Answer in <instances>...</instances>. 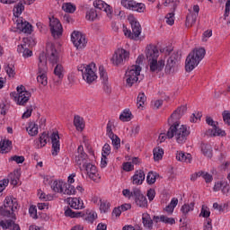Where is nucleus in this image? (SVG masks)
<instances>
[{"mask_svg":"<svg viewBox=\"0 0 230 230\" xmlns=\"http://www.w3.org/2000/svg\"><path fill=\"white\" fill-rule=\"evenodd\" d=\"M17 208H19L17 199L8 197L5 198L4 206L0 207V215L9 219L0 220V227H2V229L21 230L19 224L15 223V220H17V216H15Z\"/></svg>","mask_w":230,"mask_h":230,"instance_id":"1","label":"nucleus"},{"mask_svg":"<svg viewBox=\"0 0 230 230\" xmlns=\"http://www.w3.org/2000/svg\"><path fill=\"white\" fill-rule=\"evenodd\" d=\"M166 136L168 139H176V143L179 145H184L188 139V136H190V130L185 125H181V122H174L172 126H170Z\"/></svg>","mask_w":230,"mask_h":230,"instance_id":"2","label":"nucleus"},{"mask_svg":"<svg viewBox=\"0 0 230 230\" xmlns=\"http://www.w3.org/2000/svg\"><path fill=\"white\" fill-rule=\"evenodd\" d=\"M206 57V49L203 48L197 49L190 52L185 60V70L191 73L194 68L200 64V60Z\"/></svg>","mask_w":230,"mask_h":230,"instance_id":"3","label":"nucleus"},{"mask_svg":"<svg viewBox=\"0 0 230 230\" xmlns=\"http://www.w3.org/2000/svg\"><path fill=\"white\" fill-rule=\"evenodd\" d=\"M37 82L44 87L48 85V59L44 53L39 57Z\"/></svg>","mask_w":230,"mask_h":230,"instance_id":"4","label":"nucleus"},{"mask_svg":"<svg viewBox=\"0 0 230 230\" xmlns=\"http://www.w3.org/2000/svg\"><path fill=\"white\" fill-rule=\"evenodd\" d=\"M128 22L131 24L132 31L127 29V26L123 24V31L125 37L131 39L132 40H137V38L141 35V24L137 22V19L134 15L130 14L128 18Z\"/></svg>","mask_w":230,"mask_h":230,"instance_id":"5","label":"nucleus"},{"mask_svg":"<svg viewBox=\"0 0 230 230\" xmlns=\"http://www.w3.org/2000/svg\"><path fill=\"white\" fill-rule=\"evenodd\" d=\"M16 91L10 93L11 98L16 102L17 105H26L30 98H31V93L26 91L24 85L18 86Z\"/></svg>","mask_w":230,"mask_h":230,"instance_id":"6","label":"nucleus"},{"mask_svg":"<svg viewBox=\"0 0 230 230\" xmlns=\"http://www.w3.org/2000/svg\"><path fill=\"white\" fill-rule=\"evenodd\" d=\"M141 75V66L138 65H133L128 68L125 73L124 79L126 80V87H132L134 84H137L139 76Z\"/></svg>","mask_w":230,"mask_h":230,"instance_id":"7","label":"nucleus"},{"mask_svg":"<svg viewBox=\"0 0 230 230\" xmlns=\"http://www.w3.org/2000/svg\"><path fill=\"white\" fill-rule=\"evenodd\" d=\"M77 70L82 73L83 80L86 84H89V85L98 78L94 67L93 68V65H79Z\"/></svg>","mask_w":230,"mask_h":230,"instance_id":"8","label":"nucleus"},{"mask_svg":"<svg viewBox=\"0 0 230 230\" xmlns=\"http://www.w3.org/2000/svg\"><path fill=\"white\" fill-rule=\"evenodd\" d=\"M181 57L182 54L181 53V50L174 51L171 54L165 66V73L167 75H173V73L177 71V64L181 62Z\"/></svg>","mask_w":230,"mask_h":230,"instance_id":"9","label":"nucleus"},{"mask_svg":"<svg viewBox=\"0 0 230 230\" xmlns=\"http://www.w3.org/2000/svg\"><path fill=\"white\" fill-rule=\"evenodd\" d=\"M130 58V53L124 49H119L115 50L111 62L113 66H123Z\"/></svg>","mask_w":230,"mask_h":230,"instance_id":"10","label":"nucleus"},{"mask_svg":"<svg viewBox=\"0 0 230 230\" xmlns=\"http://www.w3.org/2000/svg\"><path fill=\"white\" fill-rule=\"evenodd\" d=\"M71 40L76 49H84V48H85L87 44V40H85V34L78 31H74L72 32Z\"/></svg>","mask_w":230,"mask_h":230,"instance_id":"11","label":"nucleus"},{"mask_svg":"<svg viewBox=\"0 0 230 230\" xmlns=\"http://www.w3.org/2000/svg\"><path fill=\"white\" fill-rule=\"evenodd\" d=\"M121 4L124 8L128 10H132L133 12H138V13H145L146 6L143 3H137L134 0H121Z\"/></svg>","mask_w":230,"mask_h":230,"instance_id":"12","label":"nucleus"},{"mask_svg":"<svg viewBox=\"0 0 230 230\" xmlns=\"http://www.w3.org/2000/svg\"><path fill=\"white\" fill-rule=\"evenodd\" d=\"M49 28L54 39H58L62 35V24L58 19L55 17L49 18Z\"/></svg>","mask_w":230,"mask_h":230,"instance_id":"13","label":"nucleus"},{"mask_svg":"<svg viewBox=\"0 0 230 230\" xmlns=\"http://www.w3.org/2000/svg\"><path fill=\"white\" fill-rule=\"evenodd\" d=\"M186 111H188V108L184 105L178 107L168 119L169 126L172 127L173 123H179V119L184 116V112H186Z\"/></svg>","mask_w":230,"mask_h":230,"instance_id":"14","label":"nucleus"},{"mask_svg":"<svg viewBox=\"0 0 230 230\" xmlns=\"http://www.w3.org/2000/svg\"><path fill=\"white\" fill-rule=\"evenodd\" d=\"M75 163L78 166H85L89 163V156L84 151V146H79L75 153Z\"/></svg>","mask_w":230,"mask_h":230,"instance_id":"15","label":"nucleus"},{"mask_svg":"<svg viewBox=\"0 0 230 230\" xmlns=\"http://www.w3.org/2000/svg\"><path fill=\"white\" fill-rule=\"evenodd\" d=\"M134 193V200L135 204L138 208H148V199H146V197L143 195V192H141V190L138 189V190H136Z\"/></svg>","mask_w":230,"mask_h":230,"instance_id":"16","label":"nucleus"},{"mask_svg":"<svg viewBox=\"0 0 230 230\" xmlns=\"http://www.w3.org/2000/svg\"><path fill=\"white\" fill-rule=\"evenodd\" d=\"M93 6L98 10H102L106 13L109 19H112V8L111 7V5H109V4L105 3L102 0H95L93 1Z\"/></svg>","mask_w":230,"mask_h":230,"instance_id":"17","label":"nucleus"},{"mask_svg":"<svg viewBox=\"0 0 230 230\" xmlns=\"http://www.w3.org/2000/svg\"><path fill=\"white\" fill-rule=\"evenodd\" d=\"M84 168L86 171L89 179L94 181L100 179V174L98 173V169H96V165L88 163L85 165H84Z\"/></svg>","mask_w":230,"mask_h":230,"instance_id":"18","label":"nucleus"},{"mask_svg":"<svg viewBox=\"0 0 230 230\" xmlns=\"http://www.w3.org/2000/svg\"><path fill=\"white\" fill-rule=\"evenodd\" d=\"M146 57L148 62H153V60H157L159 58V50L157 47L149 45L146 47Z\"/></svg>","mask_w":230,"mask_h":230,"instance_id":"19","label":"nucleus"},{"mask_svg":"<svg viewBox=\"0 0 230 230\" xmlns=\"http://www.w3.org/2000/svg\"><path fill=\"white\" fill-rule=\"evenodd\" d=\"M50 139L52 143V155H58V152H60V137L58 133H52Z\"/></svg>","mask_w":230,"mask_h":230,"instance_id":"20","label":"nucleus"},{"mask_svg":"<svg viewBox=\"0 0 230 230\" xmlns=\"http://www.w3.org/2000/svg\"><path fill=\"white\" fill-rule=\"evenodd\" d=\"M17 22V29L20 30V31H22V33H31L33 31V26L31 25L30 22H28L25 20L18 19L16 21Z\"/></svg>","mask_w":230,"mask_h":230,"instance_id":"21","label":"nucleus"},{"mask_svg":"<svg viewBox=\"0 0 230 230\" xmlns=\"http://www.w3.org/2000/svg\"><path fill=\"white\" fill-rule=\"evenodd\" d=\"M149 67L151 73H161L163 69H164V60L161 59L157 61V59L150 61Z\"/></svg>","mask_w":230,"mask_h":230,"instance_id":"22","label":"nucleus"},{"mask_svg":"<svg viewBox=\"0 0 230 230\" xmlns=\"http://www.w3.org/2000/svg\"><path fill=\"white\" fill-rule=\"evenodd\" d=\"M67 204L72 209H84V201L78 198H67Z\"/></svg>","mask_w":230,"mask_h":230,"instance_id":"23","label":"nucleus"},{"mask_svg":"<svg viewBox=\"0 0 230 230\" xmlns=\"http://www.w3.org/2000/svg\"><path fill=\"white\" fill-rule=\"evenodd\" d=\"M145 181V172L143 170L136 171L132 177L133 184L140 185Z\"/></svg>","mask_w":230,"mask_h":230,"instance_id":"24","label":"nucleus"},{"mask_svg":"<svg viewBox=\"0 0 230 230\" xmlns=\"http://www.w3.org/2000/svg\"><path fill=\"white\" fill-rule=\"evenodd\" d=\"M206 136H208L209 137H215L217 136H226V131L222 130L220 128L214 126L212 129H208L206 131Z\"/></svg>","mask_w":230,"mask_h":230,"instance_id":"25","label":"nucleus"},{"mask_svg":"<svg viewBox=\"0 0 230 230\" xmlns=\"http://www.w3.org/2000/svg\"><path fill=\"white\" fill-rule=\"evenodd\" d=\"M142 222L146 229H154V221L152 220V217H150V215L148 213H144L142 215Z\"/></svg>","mask_w":230,"mask_h":230,"instance_id":"26","label":"nucleus"},{"mask_svg":"<svg viewBox=\"0 0 230 230\" xmlns=\"http://www.w3.org/2000/svg\"><path fill=\"white\" fill-rule=\"evenodd\" d=\"M18 53H22L23 58H30L33 55V52L28 49L26 44L19 45L17 48Z\"/></svg>","mask_w":230,"mask_h":230,"instance_id":"27","label":"nucleus"},{"mask_svg":"<svg viewBox=\"0 0 230 230\" xmlns=\"http://www.w3.org/2000/svg\"><path fill=\"white\" fill-rule=\"evenodd\" d=\"M177 161H181V163H191V155L186 154L182 151H178L176 153Z\"/></svg>","mask_w":230,"mask_h":230,"instance_id":"28","label":"nucleus"},{"mask_svg":"<svg viewBox=\"0 0 230 230\" xmlns=\"http://www.w3.org/2000/svg\"><path fill=\"white\" fill-rule=\"evenodd\" d=\"M12 150V141L3 140L0 142V154H8Z\"/></svg>","mask_w":230,"mask_h":230,"instance_id":"29","label":"nucleus"},{"mask_svg":"<svg viewBox=\"0 0 230 230\" xmlns=\"http://www.w3.org/2000/svg\"><path fill=\"white\" fill-rule=\"evenodd\" d=\"M74 125L79 132H82L85 128V124H84V119L78 115L74 118Z\"/></svg>","mask_w":230,"mask_h":230,"instance_id":"30","label":"nucleus"},{"mask_svg":"<svg viewBox=\"0 0 230 230\" xmlns=\"http://www.w3.org/2000/svg\"><path fill=\"white\" fill-rule=\"evenodd\" d=\"M65 217H70V218H82L84 217V213L73 211L69 207L65 210Z\"/></svg>","mask_w":230,"mask_h":230,"instance_id":"31","label":"nucleus"},{"mask_svg":"<svg viewBox=\"0 0 230 230\" xmlns=\"http://www.w3.org/2000/svg\"><path fill=\"white\" fill-rule=\"evenodd\" d=\"M177 204H179V199L177 198H172L169 205L165 207L164 211L169 215H172L173 213V209L177 208Z\"/></svg>","mask_w":230,"mask_h":230,"instance_id":"32","label":"nucleus"},{"mask_svg":"<svg viewBox=\"0 0 230 230\" xmlns=\"http://www.w3.org/2000/svg\"><path fill=\"white\" fill-rule=\"evenodd\" d=\"M66 182L62 181H54L51 188L53 190V191H55L56 193H62V191H64V184Z\"/></svg>","mask_w":230,"mask_h":230,"instance_id":"33","label":"nucleus"},{"mask_svg":"<svg viewBox=\"0 0 230 230\" xmlns=\"http://www.w3.org/2000/svg\"><path fill=\"white\" fill-rule=\"evenodd\" d=\"M9 179L13 186H17V184L19 183V179H21V171L16 170L13 172L10 173Z\"/></svg>","mask_w":230,"mask_h":230,"instance_id":"34","label":"nucleus"},{"mask_svg":"<svg viewBox=\"0 0 230 230\" xmlns=\"http://www.w3.org/2000/svg\"><path fill=\"white\" fill-rule=\"evenodd\" d=\"M59 56H58V51L57 49H55L54 47H51V53L49 57V60L50 62V64H58V60H59Z\"/></svg>","mask_w":230,"mask_h":230,"instance_id":"35","label":"nucleus"},{"mask_svg":"<svg viewBox=\"0 0 230 230\" xmlns=\"http://www.w3.org/2000/svg\"><path fill=\"white\" fill-rule=\"evenodd\" d=\"M61 193L64 195H75V193H76V189H75V186L71 185L70 183L65 182L63 191Z\"/></svg>","mask_w":230,"mask_h":230,"instance_id":"36","label":"nucleus"},{"mask_svg":"<svg viewBox=\"0 0 230 230\" xmlns=\"http://www.w3.org/2000/svg\"><path fill=\"white\" fill-rule=\"evenodd\" d=\"M85 18L87 21L94 22L96 19H98V13L96 12V9L91 8L86 11Z\"/></svg>","mask_w":230,"mask_h":230,"instance_id":"37","label":"nucleus"},{"mask_svg":"<svg viewBox=\"0 0 230 230\" xmlns=\"http://www.w3.org/2000/svg\"><path fill=\"white\" fill-rule=\"evenodd\" d=\"M197 13H190L188 15H187V18H186V26L187 28H191V26H193V24H195V22H197Z\"/></svg>","mask_w":230,"mask_h":230,"instance_id":"38","label":"nucleus"},{"mask_svg":"<svg viewBox=\"0 0 230 230\" xmlns=\"http://www.w3.org/2000/svg\"><path fill=\"white\" fill-rule=\"evenodd\" d=\"M201 152L206 157H212L213 156V148L210 145L202 144L201 145Z\"/></svg>","mask_w":230,"mask_h":230,"instance_id":"39","label":"nucleus"},{"mask_svg":"<svg viewBox=\"0 0 230 230\" xmlns=\"http://www.w3.org/2000/svg\"><path fill=\"white\" fill-rule=\"evenodd\" d=\"M29 136H37L39 134V126L35 122H31L27 128Z\"/></svg>","mask_w":230,"mask_h":230,"instance_id":"40","label":"nucleus"},{"mask_svg":"<svg viewBox=\"0 0 230 230\" xmlns=\"http://www.w3.org/2000/svg\"><path fill=\"white\" fill-rule=\"evenodd\" d=\"M193 208H195V203L193 202H191L190 204H184L181 207V211L182 212L183 218H186V216L188 215V213H190V211H193Z\"/></svg>","mask_w":230,"mask_h":230,"instance_id":"41","label":"nucleus"},{"mask_svg":"<svg viewBox=\"0 0 230 230\" xmlns=\"http://www.w3.org/2000/svg\"><path fill=\"white\" fill-rule=\"evenodd\" d=\"M24 10V4L22 2H19L16 5H14L13 9V13L14 17H19L21 13H22V11Z\"/></svg>","mask_w":230,"mask_h":230,"instance_id":"42","label":"nucleus"},{"mask_svg":"<svg viewBox=\"0 0 230 230\" xmlns=\"http://www.w3.org/2000/svg\"><path fill=\"white\" fill-rule=\"evenodd\" d=\"M155 161H161L163 159V155H164V150L161 147H156L153 151Z\"/></svg>","mask_w":230,"mask_h":230,"instance_id":"43","label":"nucleus"},{"mask_svg":"<svg viewBox=\"0 0 230 230\" xmlns=\"http://www.w3.org/2000/svg\"><path fill=\"white\" fill-rule=\"evenodd\" d=\"M54 75L59 78V80H62L64 78V66L62 65L58 64L54 68Z\"/></svg>","mask_w":230,"mask_h":230,"instance_id":"44","label":"nucleus"},{"mask_svg":"<svg viewBox=\"0 0 230 230\" xmlns=\"http://www.w3.org/2000/svg\"><path fill=\"white\" fill-rule=\"evenodd\" d=\"M62 10L66 13H75L76 12V6L73 5L71 3L63 4Z\"/></svg>","mask_w":230,"mask_h":230,"instance_id":"45","label":"nucleus"},{"mask_svg":"<svg viewBox=\"0 0 230 230\" xmlns=\"http://www.w3.org/2000/svg\"><path fill=\"white\" fill-rule=\"evenodd\" d=\"M99 202H100V210L102 213H107L111 208V203L107 200H102V199H99Z\"/></svg>","mask_w":230,"mask_h":230,"instance_id":"46","label":"nucleus"},{"mask_svg":"<svg viewBox=\"0 0 230 230\" xmlns=\"http://www.w3.org/2000/svg\"><path fill=\"white\" fill-rule=\"evenodd\" d=\"M145 102H146V95H145V93H138L137 98V105L138 109L139 107H143L145 105Z\"/></svg>","mask_w":230,"mask_h":230,"instance_id":"47","label":"nucleus"},{"mask_svg":"<svg viewBox=\"0 0 230 230\" xmlns=\"http://www.w3.org/2000/svg\"><path fill=\"white\" fill-rule=\"evenodd\" d=\"M156 180H157V173L154 172H149L146 176L147 184H155Z\"/></svg>","mask_w":230,"mask_h":230,"instance_id":"48","label":"nucleus"},{"mask_svg":"<svg viewBox=\"0 0 230 230\" xmlns=\"http://www.w3.org/2000/svg\"><path fill=\"white\" fill-rule=\"evenodd\" d=\"M4 71L10 78H13V76H15V66L13 65H6L4 66Z\"/></svg>","mask_w":230,"mask_h":230,"instance_id":"49","label":"nucleus"},{"mask_svg":"<svg viewBox=\"0 0 230 230\" xmlns=\"http://www.w3.org/2000/svg\"><path fill=\"white\" fill-rule=\"evenodd\" d=\"M132 116V112L128 110H125L119 116V120L120 121H130Z\"/></svg>","mask_w":230,"mask_h":230,"instance_id":"50","label":"nucleus"},{"mask_svg":"<svg viewBox=\"0 0 230 230\" xmlns=\"http://www.w3.org/2000/svg\"><path fill=\"white\" fill-rule=\"evenodd\" d=\"M111 139L112 146L116 150L121 146V139L119 138L118 135H113V137H110Z\"/></svg>","mask_w":230,"mask_h":230,"instance_id":"51","label":"nucleus"},{"mask_svg":"<svg viewBox=\"0 0 230 230\" xmlns=\"http://www.w3.org/2000/svg\"><path fill=\"white\" fill-rule=\"evenodd\" d=\"M100 78L102 80V83L109 82V76L107 75V72L103 66L99 67Z\"/></svg>","mask_w":230,"mask_h":230,"instance_id":"52","label":"nucleus"},{"mask_svg":"<svg viewBox=\"0 0 230 230\" xmlns=\"http://www.w3.org/2000/svg\"><path fill=\"white\" fill-rule=\"evenodd\" d=\"M174 16H175V14L173 13H169L165 16V22H166L167 24H169V26H173V24L175 23Z\"/></svg>","mask_w":230,"mask_h":230,"instance_id":"53","label":"nucleus"},{"mask_svg":"<svg viewBox=\"0 0 230 230\" xmlns=\"http://www.w3.org/2000/svg\"><path fill=\"white\" fill-rule=\"evenodd\" d=\"M160 222H164V224H170V226H173V224H175V219L173 217L161 216Z\"/></svg>","mask_w":230,"mask_h":230,"instance_id":"54","label":"nucleus"},{"mask_svg":"<svg viewBox=\"0 0 230 230\" xmlns=\"http://www.w3.org/2000/svg\"><path fill=\"white\" fill-rule=\"evenodd\" d=\"M211 212L208 207L203 206L199 214V217H203V218H209Z\"/></svg>","mask_w":230,"mask_h":230,"instance_id":"55","label":"nucleus"},{"mask_svg":"<svg viewBox=\"0 0 230 230\" xmlns=\"http://www.w3.org/2000/svg\"><path fill=\"white\" fill-rule=\"evenodd\" d=\"M139 189L135 188L132 190V191H130V190L128 189H125L122 190V194L124 195V197H127L128 199H130V197H133L134 199V192L137 191Z\"/></svg>","mask_w":230,"mask_h":230,"instance_id":"56","label":"nucleus"},{"mask_svg":"<svg viewBox=\"0 0 230 230\" xmlns=\"http://www.w3.org/2000/svg\"><path fill=\"white\" fill-rule=\"evenodd\" d=\"M83 217H84V220H86V222L93 224L94 222V220H96L97 215H96V213H90L87 216H85V214H84Z\"/></svg>","mask_w":230,"mask_h":230,"instance_id":"57","label":"nucleus"},{"mask_svg":"<svg viewBox=\"0 0 230 230\" xmlns=\"http://www.w3.org/2000/svg\"><path fill=\"white\" fill-rule=\"evenodd\" d=\"M48 139H49L48 134L46 132L42 133L40 137V143L41 146H46V145H48Z\"/></svg>","mask_w":230,"mask_h":230,"instance_id":"58","label":"nucleus"},{"mask_svg":"<svg viewBox=\"0 0 230 230\" xmlns=\"http://www.w3.org/2000/svg\"><path fill=\"white\" fill-rule=\"evenodd\" d=\"M112 122L109 120L106 128V134L109 137H114V132H112Z\"/></svg>","mask_w":230,"mask_h":230,"instance_id":"59","label":"nucleus"},{"mask_svg":"<svg viewBox=\"0 0 230 230\" xmlns=\"http://www.w3.org/2000/svg\"><path fill=\"white\" fill-rule=\"evenodd\" d=\"M213 35V31L211 30H207L203 32V35H202V42H208V39H209L210 37H212Z\"/></svg>","mask_w":230,"mask_h":230,"instance_id":"60","label":"nucleus"},{"mask_svg":"<svg viewBox=\"0 0 230 230\" xmlns=\"http://www.w3.org/2000/svg\"><path fill=\"white\" fill-rule=\"evenodd\" d=\"M224 122L230 127V111H224L222 113Z\"/></svg>","mask_w":230,"mask_h":230,"instance_id":"61","label":"nucleus"},{"mask_svg":"<svg viewBox=\"0 0 230 230\" xmlns=\"http://www.w3.org/2000/svg\"><path fill=\"white\" fill-rule=\"evenodd\" d=\"M200 177H202V179H204V181L207 183L211 182L213 181V175H211L206 172H203V171H202V175Z\"/></svg>","mask_w":230,"mask_h":230,"instance_id":"62","label":"nucleus"},{"mask_svg":"<svg viewBox=\"0 0 230 230\" xmlns=\"http://www.w3.org/2000/svg\"><path fill=\"white\" fill-rule=\"evenodd\" d=\"M9 161H14L17 164H22L24 161V156L13 155L9 159Z\"/></svg>","mask_w":230,"mask_h":230,"instance_id":"63","label":"nucleus"},{"mask_svg":"<svg viewBox=\"0 0 230 230\" xmlns=\"http://www.w3.org/2000/svg\"><path fill=\"white\" fill-rule=\"evenodd\" d=\"M111 155V146L109 144H105L102 147V155Z\"/></svg>","mask_w":230,"mask_h":230,"instance_id":"64","label":"nucleus"}]
</instances>
